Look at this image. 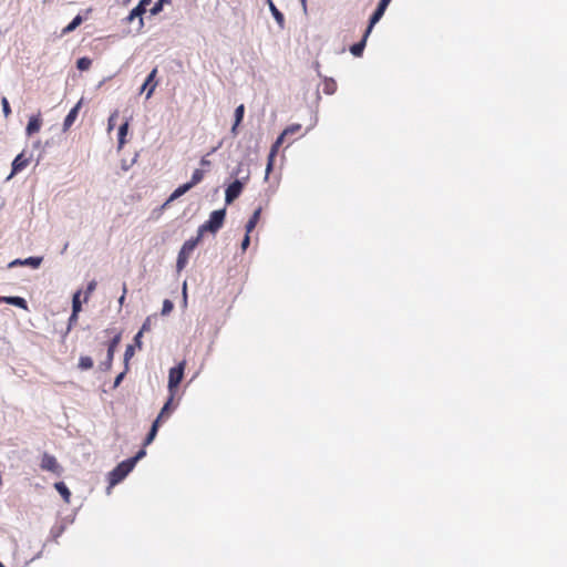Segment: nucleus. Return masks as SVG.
<instances>
[{
	"label": "nucleus",
	"instance_id": "7",
	"mask_svg": "<svg viewBox=\"0 0 567 567\" xmlns=\"http://www.w3.org/2000/svg\"><path fill=\"white\" fill-rule=\"evenodd\" d=\"M40 467L43 471L51 472V473L58 474V475H60L62 472V467L59 464V462L56 461V458L49 453H43L41 463H40Z\"/></svg>",
	"mask_w": 567,
	"mask_h": 567
},
{
	"label": "nucleus",
	"instance_id": "9",
	"mask_svg": "<svg viewBox=\"0 0 567 567\" xmlns=\"http://www.w3.org/2000/svg\"><path fill=\"white\" fill-rule=\"evenodd\" d=\"M156 74H157V68H155L151 71V73L145 79L143 85L141 86L140 93H143L146 91V99H150L155 91V87L157 85V83L154 82Z\"/></svg>",
	"mask_w": 567,
	"mask_h": 567
},
{
	"label": "nucleus",
	"instance_id": "48",
	"mask_svg": "<svg viewBox=\"0 0 567 567\" xmlns=\"http://www.w3.org/2000/svg\"><path fill=\"white\" fill-rule=\"evenodd\" d=\"M303 10H307V0H300Z\"/></svg>",
	"mask_w": 567,
	"mask_h": 567
},
{
	"label": "nucleus",
	"instance_id": "33",
	"mask_svg": "<svg viewBox=\"0 0 567 567\" xmlns=\"http://www.w3.org/2000/svg\"><path fill=\"white\" fill-rule=\"evenodd\" d=\"M164 2H167V0H157L151 9V14H158L163 10Z\"/></svg>",
	"mask_w": 567,
	"mask_h": 567
},
{
	"label": "nucleus",
	"instance_id": "50",
	"mask_svg": "<svg viewBox=\"0 0 567 567\" xmlns=\"http://www.w3.org/2000/svg\"><path fill=\"white\" fill-rule=\"evenodd\" d=\"M183 292H184V297L186 298V282H184V285H183Z\"/></svg>",
	"mask_w": 567,
	"mask_h": 567
},
{
	"label": "nucleus",
	"instance_id": "11",
	"mask_svg": "<svg viewBox=\"0 0 567 567\" xmlns=\"http://www.w3.org/2000/svg\"><path fill=\"white\" fill-rule=\"evenodd\" d=\"M81 105H82V100H80L71 110L70 112L68 113V115L65 116L64 118V122H63V131L66 132L72 125L73 123L75 122L76 117H78V114H79V111L81 109Z\"/></svg>",
	"mask_w": 567,
	"mask_h": 567
},
{
	"label": "nucleus",
	"instance_id": "53",
	"mask_svg": "<svg viewBox=\"0 0 567 567\" xmlns=\"http://www.w3.org/2000/svg\"><path fill=\"white\" fill-rule=\"evenodd\" d=\"M3 302V297H0V303Z\"/></svg>",
	"mask_w": 567,
	"mask_h": 567
},
{
	"label": "nucleus",
	"instance_id": "6",
	"mask_svg": "<svg viewBox=\"0 0 567 567\" xmlns=\"http://www.w3.org/2000/svg\"><path fill=\"white\" fill-rule=\"evenodd\" d=\"M120 341H121V334L120 333L114 336V338L110 341L109 348H107L106 358H105L104 361H102L100 363V369L102 371H107V370L111 369L112 362H113V358H114V353H115V349L118 346Z\"/></svg>",
	"mask_w": 567,
	"mask_h": 567
},
{
	"label": "nucleus",
	"instance_id": "35",
	"mask_svg": "<svg viewBox=\"0 0 567 567\" xmlns=\"http://www.w3.org/2000/svg\"><path fill=\"white\" fill-rule=\"evenodd\" d=\"M146 455L145 450H140L135 456L128 458L127 461L131 463V465L134 467L135 464L143 458Z\"/></svg>",
	"mask_w": 567,
	"mask_h": 567
},
{
	"label": "nucleus",
	"instance_id": "49",
	"mask_svg": "<svg viewBox=\"0 0 567 567\" xmlns=\"http://www.w3.org/2000/svg\"><path fill=\"white\" fill-rule=\"evenodd\" d=\"M220 145H221V143H219V145H218V146H216V147H214L213 150H210V152L208 153V155H210V154L215 153V152L219 148V146H220Z\"/></svg>",
	"mask_w": 567,
	"mask_h": 567
},
{
	"label": "nucleus",
	"instance_id": "39",
	"mask_svg": "<svg viewBox=\"0 0 567 567\" xmlns=\"http://www.w3.org/2000/svg\"><path fill=\"white\" fill-rule=\"evenodd\" d=\"M78 315L79 313H75L74 311H72L70 318H69V327H68V331L71 330L72 326L78 321Z\"/></svg>",
	"mask_w": 567,
	"mask_h": 567
},
{
	"label": "nucleus",
	"instance_id": "51",
	"mask_svg": "<svg viewBox=\"0 0 567 567\" xmlns=\"http://www.w3.org/2000/svg\"><path fill=\"white\" fill-rule=\"evenodd\" d=\"M317 122H318V118H317V116H316V117H315V122H313L312 126H315V125L317 124Z\"/></svg>",
	"mask_w": 567,
	"mask_h": 567
},
{
	"label": "nucleus",
	"instance_id": "32",
	"mask_svg": "<svg viewBox=\"0 0 567 567\" xmlns=\"http://www.w3.org/2000/svg\"><path fill=\"white\" fill-rule=\"evenodd\" d=\"M244 113H245V106L244 104H240L236 107L235 110V122H236V125H239L244 118Z\"/></svg>",
	"mask_w": 567,
	"mask_h": 567
},
{
	"label": "nucleus",
	"instance_id": "15",
	"mask_svg": "<svg viewBox=\"0 0 567 567\" xmlns=\"http://www.w3.org/2000/svg\"><path fill=\"white\" fill-rule=\"evenodd\" d=\"M266 3L268 4L269 10H270L274 19L278 23L279 28L284 29V27H285V17H284V14L277 9V7L272 2V0H266Z\"/></svg>",
	"mask_w": 567,
	"mask_h": 567
},
{
	"label": "nucleus",
	"instance_id": "45",
	"mask_svg": "<svg viewBox=\"0 0 567 567\" xmlns=\"http://www.w3.org/2000/svg\"><path fill=\"white\" fill-rule=\"evenodd\" d=\"M17 266H23V259H14L8 265L9 268H13Z\"/></svg>",
	"mask_w": 567,
	"mask_h": 567
},
{
	"label": "nucleus",
	"instance_id": "54",
	"mask_svg": "<svg viewBox=\"0 0 567 567\" xmlns=\"http://www.w3.org/2000/svg\"><path fill=\"white\" fill-rule=\"evenodd\" d=\"M0 567H4L3 564L0 563Z\"/></svg>",
	"mask_w": 567,
	"mask_h": 567
},
{
	"label": "nucleus",
	"instance_id": "4",
	"mask_svg": "<svg viewBox=\"0 0 567 567\" xmlns=\"http://www.w3.org/2000/svg\"><path fill=\"white\" fill-rule=\"evenodd\" d=\"M134 467L125 460L121 462L113 471L110 472V487L123 481Z\"/></svg>",
	"mask_w": 567,
	"mask_h": 567
},
{
	"label": "nucleus",
	"instance_id": "18",
	"mask_svg": "<svg viewBox=\"0 0 567 567\" xmlns=\"http://www.w3.org/2000/svg\"><path fill=\"white\" fill-rule=\"evenodd\" d=\"M260 214H261L260 207L254 212V214L249 218L248 223L246 224V233L247 234H250L254 230V228L256 227V225L260 218Z\"/></svg>",
	"mask_w": 567,
	"mask_h": 567
},
{
	"label": "nucleus",
	"instance_id": "36",
	"mask_svg": "<svg viewBox=\"0 0 567 567\" xmlns=\"http://www.w3.org/2000/svg\"><path fill=\"white\" fill-rule=\"evenodd\" d=\"M300 128H301V125H300V124H292V125H290V126L286 127V128L284 130L282 134H284L285 136H287V135H291V134L297 133Z\"/></svg>",
	"mask_w": 567,
	"mask_h": 567
},
{
	"label": "nucleus",
	"instance_id": "17",
	"mask_svg": "<svg viewBox=\"0 0 567 567\" xmlns=\"http://www.w3.org/2000/svg\"><path fill=\"white\" fill-rule=\"evenodd\" d=\"M370 33H367V31L364 32V35L362 38V40L355 44H353L351 48H350V52L354 55V56H360L364 50V47H365V42H367V38L369 37Z\"/></svg>",
	"mask_w": 567,
	"mask_h": 567
},
{
	"label": "nucleus",
	"instance_id": "1",
	"mask_svg": "<svg viewBox=\"0 0 567 567\" xmlns=\"http://www.w3.org/2000/svg\"><path fill=\"white\" fill-rule=\"evenodd\" d=\"M233 175L237 176V178L228 185L225 190V203L227 205L231 204L236 198L241 194L246 183L249 179L250 172L249 169L244 171L243 164H239Z\"/></svg>",
	"mask_w": 567,
	"mask_h": 567
},
{
	"label": "nucleus",
	"instance_id": "38",
	"mask_svg": "<svg viewBox=\"0 0 567 567\" xmlns=\"http://www.w3.org/2000/svg\"><path fill=\"white\" fill-rule=\"evenodd\" d=\"M95 288H96V282L94 280L90 281L86 287L84 301L87 300V297L95 290Z\"/></svg>",
	"mask_w": 567,
	"mask_h": 567
},
{
	"label": "nucleus",
	"instance_id": "13",
	"mask_svg": "<svg viewBox=\"0 0 567 567\" xmlns=\"http://www.w3.org/2000/svg\"><path fill=\"white\" fill-rule=\"evenodd\" d=\"M174 396L175 395H172V393H169V398L167 399V401L165 402L164 406L162 408L159 414L155 419V420H158L159 423L163 419L168 417L171 412L176 409V405L174 404Z\"/></svg>",
	"mask_w": 567,
	"mask_h": 567
},
{
	"label": "nucleus",
	"instance_id": "12",
	"mask_svg": "<svg viewBox=\"0 0 567 567\" xmlns=\"http://www.w3.org/2000/svg\"><path fill=\"white\" fill-rule=\"evenodd\" d=\"M148 0H141L140 3L130 12L127 20L133 21L135 18L140 19V28L143 27V13L145 12V4Z\"/></svg>",
	"mask_w": 567,
	"mask_h": 567
},
{
	"label": "nucleus",
	"instance_id": "14",
	"mask_svg": "<svg viewBox=\"0 0 567 567\" xmlns=\"http://www.w3.org/2000/svg\"><path fill=\"white\" fill-rule=\"evenodd\" d=\"M28 163H29V158L24 157V154H23V153L19 154V155L13 159V162H12V172H11V174H10L9 178H10L12 175H14V174H17V173L21 172L22 169H24V168L28 166Z\"/></svg>",
	"mask_w": 567,
	"mask_h": 567
},
{
	"label": "nucleus",
	"instance_id": "31",
	"mask_svg": "<svg viewBox=\"0 0 567 567\" xmlns=\"http://www.w3.org/2000/svg\"><path fill=\"white\" fill-rule=\"evenodd\" d=\"M134 355V346L132 344H128L125 349V352H124V364H125V370H128V361Z\"/></svg>",
	"mask_w": 567,
	"mask_h": 567
},
{
	"label": "nucleus",
	"instance_id": "27",
	"mask_svg": "<svg viewBox=\"0 0 567 567\" xmlns=\"http://www.w3.org/2000/svg\"><path fill=\"white\" fill-rule=\"evenodd\" d=\"M337 90V84L332 79H326L323 85V92L326 94H333Z\"/></svg>",
	"mask_w": 567,
	"mask_h": 567
},
{
	"label": "nucleus",
	"instance_id": "46",
	"mask_svg": "<svg viewBox=\"0 0 567 567\" xmlns=\"http://www.w3.org/2000/svg\"><path fill=\"white\" fill-rule=\"evenodd\" d=\"M200 165H202V166H209V165H210V161H209V159H207L206 157H203V158L200 159Z\"/></svg>",
	"mask_w": 567,
	"mask_h": 567
},
{
	"label": "nucleus",
	"instance_id": "21",
	"mask_svg": "<svg viewBox=\"0 0 567 567\" xmlns=\"http://www.w3.org/2000/svg\"><path fill=\"white\" fill-rule=\"evenodd\" d=\"M43 262V257L41 256H32L23 259V266L31 267L33 269L39 268Z\"/></svg>",
	"mask_w": 567,
	"mask_h": 567
},
{
	"label": "nucleus",
	"instance_id": "29",
	"mask_svg": "<svg viewBox=\"0 0 567 567\" xmlns=\"http://www.w3.org/2000/svg\"><path fill=\"white\" fill-rule=\"evenodd\" d=\"M80 296H81V291H76L72 298V311H74L75 313H79L82 309Z\"/></svg>",
	"mask_w": 567,
	"mask_h": 567
},
{
	"label": "nucleus",
	"instance_id": "37",
	"mask_svg": "<svg viewBox=\"0 0 567 567\" xmlns=\"http://www.w3.org/2000/svg\"><path fill=\"white\" fill-rule=\"evenodd\" d=\"M1 105L4 116L8 117L11 114V109L7 97L1 99Z\"/></svg>",
	"mask_w": 567,
	"mask_h": 567
},
{
	"label": "nucleus",
	"instance_id": "26",
	"mask_svg": "<svg viewBox=\"0 0 567 567\" xmlns=\"http://www.w3.org/2000/svg\"><path fill=\"white\" fill-rule=\"evenodd\" d=\"M93 367V360L91 357L82 355L79 359V368L81 370H89Z\"/></svg>",
	"mask_w": 567,
	"mask_h": 567
},
{
	"label": "nucleus",
	"instance_id": "40",
	"mask_svg": "<svg viewBox=\"0 0 567 567\" xmlns=\"http://www.w3.org/2000/svg\"><path fill=\"white\" fill-rule=\"evenodd\" d=\"M126 371H127V370H125V369H124V371H123V372H121V373L115 378V380H114V384H113V388H117V386L121 384L122 380L124 379V375H125Z\"/></svg>",
	"mask_w": 567,
	"mask_h": 567
},
{
	"label": "nucleus",
	"instance_id": "22",
	"mask_svg": "<svg viewBox=\"0 0 567 567\" xmlns=\"http://www.w3.org/2000/svg\"><path fill=\"white\" fill-rule=\"evenodd\" d=\"M55 489L59 492V494L63 497V499L69 503L71 497V492L69 491L68 486L63 482H58L54 484Z\"/></svg>",
	"mask_w": 567,
	"mask_h": 567
},
{
	"label": "nucleus",
	"instance_id": "47",
	"mask_svg": "<svg viewBox=\"0 0 567 567\" xmlns=\"http://www.w3.org/2000/svg\"><path fill=\"white\" fill-rule=\"evenodd\" d=\"M237 127H238V125H236V122H234V125L231 126V130H230V132H231V134H233L234 136H236V135H237V133H238V132H237Z\"/></svg>",
	"mask_w": 567,
	"mask_h": 567
},
{
	"label": "nucleus",
	"instance_id": "10",
	"mask_svg": "<svg viewBox=\"0 0 567 567\" xmlns=\"http://www.w3.org/2000/svg\"><path fill=\"white\" fill-rule=\"evenodd\" d=\"M285 137L286 136L281 133L271 146L269 157H268V164H267V168H266V176H265L266 179L268 178V174L270 173V171L272 168L274 157L276 156L279 146L284 143Z\"/></svg>",
	"mask_w": 567,
	"mask_h": 567
},
{
	"label": "nucleus",
	"instance_id": "43",
	"mask_svg": "<svg viewBox=\"0 0 567 567\" xmlns=\"http://www.w3.org/2000/svg\"><path fill=\"white\" fill-rule=\"evenodd\" d=\"M150 329H151V318H147V319L144 321V323H143V326H142L141 330H140V332L144 333L145 331H148Z\"/></svg>",
	"mask_w": 567,
	"mask_h": 567
},
{
	"label": "nucleus",
	"instance_id": "25",
	"mask_svg": "<svg viewBox=\"0 0 567 567\" xmlns=\"http://www.w3.org/2000/svg\"><path fill=\"white\" fill-rule=\"evenodd\" d=\"M203 178H204V171L195 169L193 172L190 182H188L187 184L190 185V187L193 188L195 185L200 183L203 181Z\"/></svg>",
	"mask_w": 567,
	"mask_h": 567
},
{
	"label": "nucleus",
	"instance_id": "24",
	"mask_svg": "<svg viewBox=\"0 0 567 567\" xmlns=\"http://www.w3.org/2000/svg\"><path fill=\"white\" fill-rule=\"evenodd\" d=\"M83 19L81 16H76L64 29L63 33H70L74 31L81 23Z\"/></svg>",
	"mask_w": 567,
	"mask_h": 567
},
{
	"label": "nucleus",
	"instance_id": "8",
	"mask_svg": "<svg viewBox=\"0 0 567 567\" xmlns=\"http://www.w3.org/2000/svg\"><path fill=\"white\" fill-rule=\"evenodd\" d=\"M392 0H380L379 3H378V7L375 9V11L372 13L371 18H370V22H369V27L367 29V33H370L373 25L379 22L381 20V18L383 17L389 3L391 2Z\"/></svg>",
	"mask_w": 567,
	"mask_h": 567
},
{
	"label": "nucleus",
	"instance_id": "23",
	"mask_svg": "<svg viewBox=\"0 0 567 567\" xmlns=\"http://www.w3.org/2000/svg\"><path fill=\"white\" fill-rule=\"evenodd\" d=\"M158 427H159V422H158V420H155L151 426L148 434L145 437L144 445H148L154 441V439L157 434Z\"/></svg>",
	"mask_w": 567,
	"mask_h": 567
},
{
	"label": "nucleus",
	"instance_id": "28",
	"mask_svg": "<svg viewBox=\"0 0 567 567\" xmlns=\"http://www.w3.org/2000/svg\"><path fill=\"white\" fill-rule=\"evenodd\" d=\"M127 131H128V123L125 122L118 128V146L120 147H122L125 143L124 137L127 134Z\"/></svg>",
	"mask_w": 567,
	"mask_h": 567
},
{
	"label": "nucleus",
	"instance_id": "44",
	"mask_svg": "<svg viewBox=\"0 0 567 567\" xmlns=\"http://www.w3.org/2000/svg\"><path fill=\"white\" fill-rule=\"evenodd\" d=\"M142 336L143 333L142 332H137L134 337V343L136 347L141 348L142 347Z\"/></svg>",
	"mask_w": 567,
	"mask_h": 567
},
{
	"label": "nucleus",
	"instance_id": "42",
	"mask_svg": "<svg viewBox=\"0 0 567 567\" xmlns=\"http://www.w3.org/2000/svg\"><path fill=\"white\" fill-rule=\"evenodd\" d=\"M249 244H250V237H249V234L246 233V235L241 241V249L246 250L248 248Z\"/></svg>",
	"mask_w": 567,
	"mask_h": 567
},
{
	"label": "nucleus",
	"instance_id": "19",
	"mask_svg": "<svg viewBox=\"0 0 567 567\" xmlns=\"http://www.w3.org/2000/svg\"><path fill=\"white\" fill-rule=\"evenodd\" d=\"M3 302L8 305H12L19 307L21 309H27V301L21 297H3Z\"/></svg>",
	"mask_w": 567,
	"mask_h": 567
},
{
	"label": "nucleus",
	"instance_id": "30",
	"mask_svg": "<svg viewBox=\"0 0 567 567\" xmlns=\"http://www.w3.org/2000/svg\"><path fill=\"white\" fill-rule=\"evenodd\" d=\"M92 64V61L91 59L86 58V56H83V58H80L76 62V66L80 71H86L90 69Z\"/></svg>",
	"mask_w": 567,
	"mask_h": 567
},
{
	"label": "nucleus",
	"instance_id": "5",
	"mask_svg": "<svg viewBox=\"0 0 567 567\" xmlns=\"http://www.w3.org/2000/svg\"><path fill=\"white\" fill-rule=\"evenodd\" d=\"M185 364V361H182L169 370L167 388L172 395H175L176 389L183 379Z\"/></svg>",
	"mask_w": 567,
	"mask_h": 567
},
{
	"label": "nucleus",
	"instance_id": "16",
	"mask_svg": "<svg viewBox=\"0 0 567 567\" xmlns=\"http://www.w3.org/2000/svg\"><path fill=\"white\" fill-rule=\"evenodd\" d=\"M41 127V120L39 116H32L29 120L25 132L30 136L33 133H37Z\"/></svg>",
	"mask_w": 567,
	"mask_h": 567
},
{
	"label": "nucleus",
	"instance_id": "34",
	"mask_svg": "<svg viewBox=\"0 0 567 567\" xmlns=\"http://www.w3.org/2000/svg\"><path fill=\"white\" fill-rule=\"evenodd\" d=\"M173 302L168 299H165L163 302L162 315L167 316L173 310Z\"/></svg>",
	"mask_w": 567,
	"mask_h": 567
},
{
	"label": "nucleus",
	"instance_id": "2",
	"mask_svg": "<svg viewBox=\"0 0 567 567\" xmlns=\"http://www.w3.org/2000/svg\"><path fill=\"white\" fill-rule=\"evenodd\" d=\"M226 216V209H217L214 210L210 215L207 221H205L203 225L198 228V236L203 237L204 233L209 231L212 234H216L224 225Z\"/></svg>",
	"mask_w": 567,
	"mask_h": 567
},
{
	"label": "nucleus",
	"instance_id": "52",
	"mask_svg": "<svg viewBox=\"0 0 567 567\" xmlns=\"http://www.w3.org/2000/svg\"><path fill=\"white\" fill-rule=\"evenodd\" d=\"M123 300H124V296H122V297L120 298V302L122 303V302H123Z\"/></svg>",
	"mask_w": 567,
	"mask_h": 567
},
{
	"label": "nucleus",
	"instance_id": "41",
	"mask_svg": "<svg viewBox=\"0 0 567 567\" xmlns=\"http://www.w3.org/2000/svg\"><path fill=\"white\" fill-rule=\"evenodd\" d=\"M117 115H118V112H117V111H115V112H113V113L111 114V116L109 117V130H112V128H113V126H114V121H115V118L117 117Z\"/></svg>",
	"mask_w": 567,
	"mask_h": 567
},
{
	"label": "nucleus",
	"instance_id": "3",
	"mask_svg": "<svg viewBox=\"0 0 567 567\" xmlns=\"http://www.w3.org/2000/svg\"><path fill=\"white\" fill-rule=\"evenodd\" d=\"M200 238L202 237H199L197 235V237L188 239V240H186L184 243V245L182 246V248H181V250L178 252L177 262H176V267H177L178 271H181L182 269L185 268L190 254L196 248V246L199 243Z\"/></svg>",
	"mask_w": 567,
	"mask_h": 567
},
{
	"label": "nucleus",
	"instance_id": "20",
	"mask_svg": "<svg viewBox=\"0 0 567 567\" xmlns=\"http://www.w3.org/2000/svg\"><path fill=\"white\" fill-rule=\"evenodd\" d=\"M190 185H188L187 183L186 184H183L181 186H178L169 196L167 203H171L177 198H179L181 196H183L185 193H187L189 189H190Z\"/></svg>",
	"mask_w": 567,
	"mask_h": 567
}]
</instances>
